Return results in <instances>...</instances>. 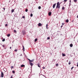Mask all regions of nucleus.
<instances>
[{"label":"nucleus","instance_id":"1","mask_svg":"<svg viewBox=\"0 0 78 78\" xmlns=\"http://www.w3.org/2000/svg\"><path fill=\"white\" fill-rule=\"evenodd\" d=\"M61 3H59V2H57L56 9H60V7H61V6H60V5Z\"/></svg>","mask_w":78,"mask_h":78},{"label":"nucleus","instance_id":"2","mask_svg":"<svg viewBox=\"0 0 78 78\" xmlns=\"http://www.w3.org/2000/svg\"><path fill=\"white\" fill-rule=\"evenodd\" d=\"M22 32H23V35H24L25 34H26V32L25 30H23V31Z\"/></svg>","mask_w":78,"mask_h":78},{"label":"nucleus","instance_id":"3","mask_svg":"<svg viewBox=\"0 0 78 78\" xmlns=\"http://www.w3.org/2000/svg\"><path fill=\"white\" fill-rule=\"evenodd\" d=\"M38 27H41L42 26V24H41V23H39L38 24Z\"/></svg>","mask_w":78,"mask_h":78},{"label":"nucleus","instance_id":"4","mask_svg":"<svg viewBox=\"0 0 78 78\" xmlns=\"http://www.w3.org/2000/svg\"><path fill=\"white\" fill-rule=\"evenodd\" d=\"M4 76V74H3V73L2 72H1V77H3Z\"/></svg>","mask_w":78,"mask_h":78},{"label":"nucleus","instance_id":"5","mask_svg":"<svg viewBox=\"0 0 78 78\" xmlns=\"http://www.w3.org/2000/svg\"><path fill=\"white\" fill-rule=\"evenodd\" d=\"M38 67L41 68V65L40 63H38L37 65Z\"/></svg>","mask_w":78,"mask_h":78},{"label":"nucleus","instance_id":"6","mask_svg":"<svg viewBox=\"0 0 78 78\" xmlns=\"http://www.w3.org/2000/svg\"><path fill=\"white\" fill-rule=\"evenodd\" d=\"M56 3H55V4H54L53 5V9H54V8H55V6H56Z\"/></svg>","mask_w":78,"mask_h":78},{"label":"nucleus","instance_id":"7","mask_svg":"<svg viewBox=\"0 0 78 78\" xmlns=\"http://www.w3.org/2000/svg\"><path fill=\"white\" fill-rule=\"evenodd\" d=\"M51 12H49L48 16H51Z\"/></svg>","mask_w":78,"mask_h":78},{"label":"nucleus","instance_id":"8","mask_svg":"<svg viewBox=\"0 0 78 78\" xmlns=\"http://www.w3.org/2000/svg\"><path fill=\"white\" fill-rule=\"evenodd\" d=\"M30 66H33V64L31 62H30Z\"/></svg>","mask_w":78,"mask_h":78},{"label":"nucleus","instance_id":"9","mask_svg":"<svg viewBox=\"0 0 78 78\" xmlns=\"http://www.w3.org/2000/svg\"><path fill=\"white\" fill-rule=\"evenodd\" d=\"M20 67L22 68L25 67V65H22L21 66H20Z\"/></svg>","mask_w":78,"mask_h":78},{"label":"nucleus","instance_id":"10","mask_svg":"<svg viewBox=\"0 0 78 78\" xmlns=\"http://www.w3.org/2000/svg\"><path fill=\"white\" fill-rule=\"evenodd\" d=\"M10 34H8L7 35V36L8 37H10Z\"/></svg>","mask_w":78,"mask_h":78},{"label":"nucleus","instance_id":"11","mask_svg":"<svg viewBox=\"0 0 78 78\" xmlns=\"http://www.w3.org/2000/svg\"><path fill=\"white\" fill-rule=\"evenodd\" d=\"M70 46L71 47H72L73 46V44H70Z\"/></svg>","mask_w":78,"mask_h":78},{"label":"nucleus","instance_id":"12","mask_svg":"<svg viewBox=\"0 0 78 78\" xmlns=\"http://www.w3.org/2000/svg\"><path fill=\"white\" fill-rule=\"evenodd\" d=\"M33 61H34V60H30V61H29V63L33 62Z\"/></svg>","mask_w":78,"mask_h":78},{"label":"nucleus","instance_id":"13","mask_svg":"<svg viewBox=\"0 0 78 78\" xmlns=\"http://www.w3.org/2000/svg\"><path fill=\"white\" fill-rule=\"evenodd\" d=\"M62 56H66V55L64 53H62Z\"/></svg>","mask_w":78,"mask_h":78},{"label":"nucleus","instance_id":"14","mask_svg":"<svg viewBox=\"0 0 78 78\" xmlns=\"http://www.w3.org/2000/svg\"><path fill=\"white\" fill-rule=\"evenodd\" d=\"M23 51H25V48H24V46L23 45Z\"/></svg>","mask_w":78,"mask_h":78},{"label":"nucleus","instance_id":"15","mask_svg":"<svg viewBox=\"0 0 78 78\" xmlns=\"http://www.w3.org/2000/svg\"><path fill=\"white\" fill-rule=\"evenodd\" d=\"M66 22L67 23H68L69 22V20L68 19L66 20Z\"/></svg>","mask_w":78,"mask_h":78},{"label":"nucleus","instance_id":"16","mask_svg":"<svg viewBox=\"0 0 78 78\" xmlns=\"http://www.w3.org/2000/svg\"><path fill=\"white\" fill-rule=\"evenodd\" d=\"M14 9H12V10H11V12H14Z\"/></svg>","mask_w":78,"mask_h":78},{"label":"nucleus","instance_id":"17","mask_svg":"<svg viewBox=\"0 0 78 78\" xmlns=\"http://www.w3.org/2000/svg\"><path fill=\"white\" fill-rule=\"evenodd\" d=\"M48 24H47L46 26L47 29H48Z\"/></svg>","mask_w":78,"mask_h":78},{"label":"nucleus","instance_id":"18","mask_svg":"<svg viewBox=\"0 0 78 78\" xmlns=\"http://www.w3.org/2000/svg\"><path fill=\"white\" fill-rule=\"evenodd\" d=\"M64 9H65V8L64 7H62V10H64Z\"/></svg>","mask_w":78,"mask_h":78},{"label":"nucleus","instance_id":"19","mask_svg":"<svg viewBox=\"0 0 78 78\" xmlns=\"http://www.w3.org/2000/svg\"><path fill=\"white\" fill-rule=\"evenodd\" d=\"M41 6H39L38 7V9H41Z\"/></svg>","mask_w":78,"mask_h":78},{"label":"nucleus","instance_id":"20","mask_svg":"<svg viewBox=\"0 0 78 78\" xmlns=\"http://www.w3.org/2000/svg\"><path fill=\"white\" fill-rule=\"evenodd\" d=\"M33 16V15L32 13L30 14V17H32Z\"/></svg>","mask_w":78,"mask_h":78},{"label":"nucleus","instance_id":"21","mask_svg":"<svg viewBox=\"0 0 78 78\" xmlns=\"http://www.w3.org/2000/svg\"><path fill=\"white\" fill-rule=\"evenodd\" d=\"M28 11V9H25V11L26 12H27Z\"/></svg>","mask_w":78,"mask_h":78},{"label":"nucleus","instance_id":"22","mask_svg":"<svg viewBox=\"0 0 78 78\" xmlns=\"http://www.w3.org/2000/svg\"><path fill=\"white\" fill-rule=\"evenodd\" d=\"M37 41V39H35V42H36Z\"/></svg>","mask_w":78,"mask_h":78},{"label":"nucleus","instance_id":"23","mask_svg":"<svg viewBox=\"0 0 78 78\" xmlns=\"http://www.w3.org/2000/svg\"><path fill=\"white\" fill-rule=\"evenodd\" d=\"M12 73H15V72L14 71H12Z\"/></svg>","mask_w":78,"mask_h":78},{"label":"nucleus","instance_id":"24","mask_svg":"<svg viewBox=\"0 0 78 78\" xmlns=\"http://www.w3.org/2000/svg\"><path fill=\"white\" fill-rule=\"evenodd\" d=\"M14 32L15 33H16V30H14Z\"/></svg>","mask_w":78,"mask_h":78},{"label":"nucleus","instance_id":"25","mask_svg":"<svg viewBox=\"0 0 78 78\" xmlns=\"http://www.w3.org/2000/svg\"><path fill=\"white\" fill-rule=\"evenodd\" d=\"M50 39V37H47V40H49Z\"/></svg>","mask_w":78,"mask_h":78},{"label":"nucleus","instance_id":"26","mask_svg":"<svg viewBox=\"0 0 78 78\" xmlns=\"http://www.w3.org/2000/svg\"><path fill=\"white\" fill-rule=\"evenodd\" d=\"M5 41V39H3L2 40V41Z\"/></svg>","mask_w":78,"mask_h":78},{"label":"nucleus","instance_id":"27","mask_svg":"<svg viewBox=\"0 0 78 78\" xmlns=\"http://www.w3.org/2000/svg\"><path fill=\"white\" fill-rule=\"evenodd\" d=\"M69 65H70L71 64V62H69V63H68Z\"/></svg>","mask_w":78,"mask_h":78},{"label":"nucleus","instance_id":"28","mask_svg":"<svg viewBox=\"0 0 78 78\" xmlns=\"http://www.w3.org/2000/svg\"><path fill=\"white\" fill-rule=\"evenodd\" d=\"M55 66H58V64H56V65H55Z\"/></svg>","mask_w":78,"mask_h":78},{"label":"nucleus","instance_id":"29","mask_svg":"<svg viewBox=\"0 0 78 78\" xmlns=\"http://www.w3.org/2000/svg\"><path fill=\"white\" fill-rule=\"evenodd\" d=\"M14 68V67L13 66H11V69H12L13 68Z\"/></svg>","mask_w":78,"mask_h":78},{"label":"nucleus","instance_id":"30","mask_svg":"<svg viewBox=\"0 0 78 78\" xmlns=\"http://www.w3.org/2000/svg\"><path fill=\"white\" fill-rule=\"evenodd\" d=\"M74 68V67L73 66L71 68V70H72Z\"/></svg>","mask_w":78,"mask_h":78},{"label":"nucleus","instance_id":"31","mask_svg":"<svg viewBox=\"0 0 78 78\" xmlns=\"http://www.w3.org/2000/svg\"><path fill=\"white\" fill-rule=\"evenodd\" d=\"M22 18L24 19V18H25V16H23V17H22Z\"/></svg>","mask_w":78,"mask_h":78},{"label":"nucleus","instance_id":"32","mask_svg":"<svg viewBox=\"0 0 78 78\" xmlns=\"http://www.w3.org/2000/svg\"><path fill=\"white\" fill-rule=\"evenodd\" d=\"M74 2H77V0H74Z\"/></svg>","mask_w":78,"mask_h":78},{"label":"nucleus","instance_id":"33","mask_svg":"<svg viewBox=\"0 0 78 78\" xmlns=\"http://www.w3.org/2000/svg\"><path fill=\"white\" fill-rule=\"evenodd\" d=\"M5 27H8V24H5Z\"/></svg>","mask_w":78,"mask_h":78},{"label":"nucleus","instance_id":"34","mask_svg":"<svg viewBox=\"0 0 78 78\" xmlns=\"http://www.w3.org/2000/svg\"><path fill=\"white\" fill-rule=\"evenodd\" d=\"M67 1V0H64V2H66Z\"/></svg>","mask_w":78,"mask_h":78},{"label":"nucleus","instance_id":"35","mask_svg":"<svg viewBox=\"0 0 78 78\" xmlns=\"http://www.w3.org/2000/svg\"><path fill=\"white\" fill-rule=\"evenodd\" d=\"M77 67H78V62L77 63Z\"/></svg>","mask_w":78,"mask_h":78},{"label":"nucleus","instance_id":"36","mask_svg":"<svg viewBox=\"0 0 78 78\" xmlns=\"http://www.w3.org/2000/svg\"><path fill=\"white\" fill-rule=\"evenodd\" d=\"M13 76H10V78H13Z\"/></svg>","mask_w":78,"mask_h":78},{"label":"nucleus","instance_id":"37","mask_svg":"<svg viewBox=\"0 0 78 78\" xmlns=\"http://www.w3.org/2000/svg\"><path fill=\"white\" fill-rule=\"evenodd\" d=\"M62 25H64V23H62Z\"/></svg>","mask_w":78,"mask_h":78},{"label":"nucleus","instance_id":"38","mask_svg":"<svg viewBox=\"0 0 78 78\" xmlns=\"http://www.w3.org/2000/svg\"><path fill=\"white\" fill-rule=\"evenodd\" d=\"M3 9H4V11L5 10V8H3Z\"/></svg>","mask_w":78,"mask_h":78},{"label":"nucleus","instance_id":"39","mask_svg":"<svg viewBox=\"0 0 78 78\" xmlns=\"http://www.w3.org/2000/svg\"><path fill=\"white\" fill-rule=\"evenodd\" d=\"M2 47H5V45H2Z\"/></svg>","mask_w":78,"mask_h":78},{"label":"nucleus","instance_id":"40","mask_svg":"<svg viewBox=\"0 0 78 78\" xmlns=\"http://www.w3.org/2000/svg\"><path fill=\"white\" fill-rule=\"evenodd\" d=\"M15 51L17 52V50H15L14 51Z\"/></svg>","mask_w":78,"mask_h":78},{"label":"nucleus","instance_id":"41","mask_svg":"<svg viewBox=\"0 0 78 78\" xmlns=\"http://www.w3.org/2000/svg\"><path fill=\"white\" fill-rule=\"evenodd\" d=\"M71 5V3H69V6Z\"/></svg>","mask_w":78,"mask_h":78},{"label":"nucleus","instance_id":"42","mask_svg":"<svg viewBox=\"0 0 78 78\" xmlns=\"http://www.w3.org/2000/svg\"><path fill=\"white\" fill-rule=\"evenodd\" d=\"M11 48H12V47H10V49H11Z\"/></svg>","mask_w":78,"mask_h":78},{"label":"nucleus","instance_id":"43","mask_svg":"<svg viewBox=\"0 0 78 78\" xmlns=\"http://www.w3.org/2000/svg\"><path fill=\"white\" fill-rule=\"evenodd\" d=\"M69 2L70 3H71V0H70Z\"/></svg>","mask_w":78,"mask_h":78},{"label":"nucleus","instance_id":"44","mask_svg":"<svg viewBox=\"0 0 78 78\" xmlns=\"http://www.w3.org/2000/svg\"><path fill=\"white\" fill-rule=\"evenodd\" d=\"M28 59V60L29 61H30V60L29 59Z\"/></svg>","mask_w":78,"mask_h":78},{"label":"nucleus","instance_id":"45","mask_svg":"<svg viewBox=\"0 0 78 78\" xmlns=\"http://www.w3.org/2000/svg\"><path fill=\"white\" fill-rule=\"evenodd\" d=\"M43 69H45V67H43Z\"/></svg>","mask_w":78,"mask_h":78},{"label":"nucleus","instance_id":"46","mask_svg":"<svg viewBox=\"0 0 78 78\" xmlns=\"http://www.w3.org/2000/svg\"><path fill=\"white\" fill-rule=\"evenodd\" d=\"M77 18H78V15L77 16Z\"/></svg>","mask_w":78,"mask_h":78},{"label":"nucleus","instance_id":"47","mask_svg":"<svg viewBox=\"0 0 78 78\" xmlns=\"http://www.w3.org/2000/svg\"><path fill=\"white\" fill-rule=\"evenodd\" d=\"M62 27H63V26H61V28H62Z\"/></svg>","mask_w":78,"mask_h":78},{"label":"nucleus","instance_id":"48","mask_svg":"<svg viewBox=\"0 0 78 78\" xmlns=\"http://www.w3.org/2000/svg\"><path fill=\"white\" fill-rule=\"evenodd\" d=\"M77 42L78 43V40H77Z\"/></svg>","mask_w":78,"mask_h":78}]
</instances>
